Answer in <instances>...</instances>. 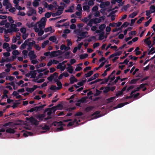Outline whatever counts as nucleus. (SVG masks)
I'll use <instances>...</instances> for the list:
<instances>
[{
    "label": "nucleus",
    "instance_id": "obj_1",
    "mask_svg": "<svg viewBox=\"0 0 155 155\" xmlns=\"http://www.w3.org/2000/svg\"><path fill=\"white\" fill-rule=\"evenodd\" d=\"M46 106L45 104L43 105L35 107L33 108H31L29 110H26L25 111L27 113L30 112H32L34 111L37 112L40 111L43 109L44 107Z\"/></svg>",
    "mask_w": 155,
    "mask_h": 155
},
{
    "label": "nucleus",
    "instance_id": "obj_2",
    "mask_svg": "<svg viewBox=\"0 0 155 155\" xmlns=\"http://www.w3.org/2000/svg\"><path fill=\"white\" fill-rule=\"evenodd\" d=\"M52 124L54 126L59 127L60 126V127H58L57 128L56 130L57 131H61L64 130L62 126L64 125L61 121H60L59 122L54 121L53 123Z\"/></svg>",
    "mask_w": 155,
    "mask_h": 155
},
{
    "label": "nucleus",
    "instance_id": "obj_3",
    "mask_svg": "<svg viewBox=\"0 0 155 155\" xmlns=\"http://www.w3.org/2000/svg\"><path fill=\"white\" fill-rule=\"evenodd\" d=\"M26 119L29 121L32 124L35 125H38L39 124V121L35 119L33 117H32L30 118L26 117Z\"/></svg>",
    "mask_w": 155,
    "mask_h": 155
},
{
    "label": "nucleus",
    "instance_id": "obj_4",
    "mask_svg": "<svg viewBox=\"0 0 155 155\" xmlns=\"http://www.w3.org/2000/svg\"><path fill=\"white\" fill-rule=\"evenodd\" d=\"M28 8L30 9L27 13V14L28 16H30L33 14L35 15L36 14V11L33 9V8L30 7Z\"/></svg>",
    "mask_w": 155,
    "mask_h": 155
},
{
    "label": "nucleus",
    "instance_id": "obj_5",
    "mask_svg": "<svg viewBox=\"0 0 155 155\" xmlns=\"http://www.w3.org/2000/svg\"><path fill=\"white\" fill-rule=\"evenodd\" d=\"M62 107V105L61 104H58L57 106H54L51 108H50L51 110H54V111L58 109L59 108Z\"/></svg>",
    "mask_w": 155,
    "mask_h": 155
},
{
    "label": "nucleus",
    "instance_id": "obj_6",
    "mask_svg": "<svg viewBox=\"0 0 155 155\" xmlns=\"http://www.w3.org/2000/svg\"><path fill=\"white\" fill-rule=\"evenodd\" d=\"M46 115L44 114H38L35 116L36 117L38 120L41 121L43 120V118Z\"/></svg>",
    "mask_w": 155,
    "mask_h": 155
},
{
    "label": "nucleus",
    "instance_id": "obj_7",
    "mask_svg": "<svg viewBox=\"0 0 155 155\" xmlns=\"http://www.w3.org/2000/svg\"><path fill=\"white\" fill-rule=\"evenodd\" d=\"M99 76V74L97 73L95 74L94 75L89 78L87 80V82H88L95 79Z\"/></svg>",
    "mask_w": 155,
    "mask_h": 155
},
{
    "label": "nucleus",
    "instance_id": "obj_8",
    "mask_svg": "<svg viewBox=\"0 0 155 155\" xmlns=\"http://www.w3.org/2000/svg\"><path fill=\"white\" fill-rule=\"evenodd\" d=\"M37 24H38V26L39 28L41 29H43L45 28L46 24L42 22H38V21L37 23Z\"/></svg>",
    "mask_w": 155,
    "mask_h": 155
},
{
    "label": "nucleus",
    "instance_id": "obj_9",
    "mask_svg": "<svg viewBox=\"0 0 155 155\" xmlns=\"http://www.w3.org/2000/svg\"><path fill=\"white\" fill-rule=\"evenodd\" d=\"M69 80L70 83L71 84H73L74 82H77L78 81V80L75 78L74 76H72L70 78Z\"/></svg>",
    "mask_w": 155,
    "mask_h": 155
},
{
    "label": "nucleus",
    "instance_id": "obj_10",
    "mask_svg": "<svg viewBox=\"0 0 155 155\" xmlns=\"http://www.w3.org/2000/svg\"><path fill=\"white\" fill-rule=\"evenodd\" d=\"M31 78H35L37 74L36 71V70L32 71H30Z\"/></svg>",
    "mask_w": 155,
    "mask_h": 155
},
{
    "label": "nucleus",
    "instance_id": "obj_11",
    "mask_svg": "<svg viewBox=\"0 0 155 155\" xmlns=\"http://www.w3.org/2000/svg\"><path fill=\"white\" fill-rule=\"evenodd\" d=\"M6 132L7 133L10 134H14L15 133V131L13 129L9 128L7 129L6 130Z\"/></svg>",
    "mask_w": 155,
    "mask_h": 155
},
{
    "label": "nucleus",
    "instance_id": "obj_12",
    "mask_svg": "<svg viewBox=\"0 0 155 155\" xmlns=\"http://www.w3.org/2000/svg\"><path fill=\"white\" fill-rule=\"evenodd\" d=\"M88 54H81L79 55L80 58V59L83 60L86 58L87 57Z\"/></svg>",
    "mask_w": 155,
    "mask_h": 155
},
{
    "label": "nucleus",
    "instance_id": "obj_13",
    "mask_svg": "<svg viewBox=\"0 0 155 155\" xmlns=\"http://www.w3.org/2000/svg\"><path fill=\"white\" fill-rule=\"evenodd\" d=\"M78 122L77 121V120L76 119H74V121L73 122H70L67 125V127H69L70 126H72L73 125H74V123H78Z\"/></svg>",
    "mask_w": 155,
    "mask_h": 155
},
{
    "label": "nucleus",
    "instance_id": "obj_14",
    "mask_svg": "<svg viewBox=\"0 0 155 155\" xmlns=\"http://www.w3.org/2000/svg\"><path fill=\"white\" fill-rule=\"evenodd\" d=\"M110 79V76H108L107 78H104L103 79L101 83V84H104L105 83H107L108 80Z\"/></svg>",
    "mask_w": 155,
    "mask_h": 155
},
{
    "label": "nucleus",
    "instance_id": "obj_15",
    "mask_svg": "<svg viewBox=\"0 0 155 155\" xmlns=\"http://www.w3.org/2000/svg\"><path fill=\"white\" fill-rule=\"evenodd\" d=\"M93 5H88L83 6V9L84 11H87V12H88L90 8V6H92Z\"/></svg>",
    "mask_w": 155,
    "mask_h": 155
},
{
    "label": "nucleus",
    "instance_id": "obj_16",
    "mask_svg": "<svg viewBox=\"0 0 155 155\" xmlns=\"http://www.w3.org/2000/svg\"><path fill=\"white\" fill-rule=\"evenodd\" d=\"M93 71H89L87 74H85V76L86 78H88L90 77L93 73Z\"/></svg>",
    "mask_w": 155,
    "mask_h": 155
},
{
    "label": "nucleus",
    "instance_id": "obj_17",
    "mask_svg": "<svg viewBox=\"0 0 155 155\" xmlns=\"http://www.w3.org/2000/svg\"><path fill=\"white\" fill-rule=\"evenodd\" d=\"M88 33V32L87 31H84L82 32L81 33L80 35V36L82 38H85L86 35H85L87 34Z\"/></svg>",
    "mask_w": 155,
    "mask_h": 155
},
{
    "label": "nucleus",
    "instance_id": "obj_18",
    "mask_svg": "<svg viewBox=\"0 0 155 155\" xmlns=\"http://www.w3.org/2000/svg\"><path fill=\"white\" fill-rule=\"evenodd\" d=\"M71 53V51H67L65 52L64 54L65 59H68L70 58V54Z\"/></svg>",
    "mask_w": 155,
    "mask_h": 155
},
{
    "label": "nucleus",
    "instance_id": "obj_19",
    "mask_svg": "<svg viewBox=\"0 0 155 155\" xmlns=\"http://www.w3.org/2000/svg\"><path fill=\"white\" fill-rule=\"evenodd\" d=\"M104 90L103 91V92L104 93H107L109 92L110 91V87H105Z\"/></svg>",
    "mask_w": 155,
    "mask_h": 155
},
{
    "label": "nucleus",
    "instance_id": "obj_20",
    "mask_svg": "<svg viewBox=\"0 0 155 155\" xmlns=\"http://www.w3.org/2000/svg\"><path fill=\"white\" fill-rule=\"evenodd\" d=\"M130 5L129 4H127V5H125L121 9V10L122 11H126L127 8L130 7Z\"/></svg>",
    "mask_w": 155,
    "mask_h": 155
},
{
    "label": "nucleus",
    "instance_id": "obj_21",
    "mask_svg": "<svg viewBox=\"0 0 155 155\" xmlns=\"http://www.w3.org/2000/svg\"><path fill=\"white\" fill-rule=\"evenodd\" d=\"M74 7L72 5L71 6L69 7V9L65 10V12H73V8Z\"/></svg>",
    "mask_w": 155,
    "mask_h": 155
},
{
    "label": "nucleus",
    "instance_id": "obj_22",
    "mask_svg": "<svg viewBox=\"0 0 155 155\" xmlns=\"http://www.w3.org/2000/svg\"><path fill=\"white\" fill-rule=\"evenodd\" d=\"M138 13V12H134L129 15V17L131 18H134L137 15Z\"/></svg>",
    "mask_w": 155,
    "mask_h": 155
},
{
    "label": "nucleus",
    "instance_id": "obj_23",
    "mask_svg": "<svg viewBox=\"0 0 155 155\" xmlns=\"http://www.w3.org/2000/svg\"><path fill=\"white\" fill-rule=\"evenodd\" d=\"M115 97H111L110 98L107 99L106 100L108 103H110L113 102V101L115 99Z\"/></svg>",
    "mask_w": 155,
    "mask_h": 155
},
{
    "label": "nucleus",
    "instance_id": "obj_24",
    "mask_svg": "<svg viewBox=\"0 0 155 155\" xmlns=\"http://www.w3.org/2000/svg\"><path fill=\"white\" fill-rule=\"evenodd\" d=\"M110 67H108L107 68V69L104 71V73L102 74V76L103 77H104L105 76L107 75V72L110 70Z\"/></svg>",
    "mask_w": 155,
    "mask_h": 155
},
{
    "label": "nucleus",
    "instance_id": "obj_25",
    "mask_svg": "<svg viewBox=\"0 0 155 155\" xmlns=\"http://www.w3.org/2000/svg\"><path fill=\"white\" fill-rule=\"evenodd\" d=\"M94 108V107L93 106H91L85 108V110L86 112H89V111H90L91 110H92Z\"/></svg>",
    "mask_w": 155,
    "mask_h": 155
},
{
    "label": "nucleus",
    "instance_id": "obj_26",
    "mask_svg": "<svg viewBox=\"0 0 155 155\" xmlns=\"http://www.w3.org/2000/svg\"><path fill=\"white\" fill-rule=\"evenodd\" d=\"M67 71L70 74H72L73 71L72 66H71L70 67H68L67 68Z\"/></svg>",
    "mask_w": 155,
    "mask_h": 155
},
{
    "label": "nucleus",
    "instance_id": "obj_27",
    "mask_svg": "<svg viewBox=\"0 0 155 155\" xmlns=\"http://www.w3.org/2000/svg\"><path fill=\"white\" fill-rule=\"evenodd\" d=\"M104 32H102L99 35V39L100 40H102L104 37Z\"/></svg>",
    "mask_w": 155,
    "mask_h": 155
},
{
    "label": "nucleus",
    "instance_id": "obj_28",
    "mask_svg": "<svg viewBox=\"0 0 155 155\" xmlns=\"http://www.w3.org/2000/svg\"><path fill=\"white\" fill-rule=\"evenodd\" d=\"M49 40L51 41L54 42L57 40V38L54 36H51L49 38Z\"/></svg>",
    "mask_w": 155,
    "mask_h": 155
},
{
    "label": "nucleus",
    "instance_id": "obj_29",
    "mask_svg": "<svg viewBox=\"0 0 155 155\" xmlns=\"http://www.w3.org/2000/svg\"><path fill=\"white\" fill-rule=\"evenodd\" d=\"M57 84L58 86V87H57V90H59L62 88V84L61 82L59 81L57 82Z\"/></svg>",
    "mask_w": 155,
    "mask_h": 155
},
{
    "label": "nucleus",
    "instance_id": "obj_30",
    "mask_svg": "<svg viewBox=\"0 0 155 155\" xmlns=\"http://www.w3.org/2000/svg\"><path fill=\"white\" fill-rule=\"evenodd\" d=\"M58 56L57 54L56 51H52L51 53V56L52 57H57Z\"/></svg>",
    "mask_w": 155,
    "mask_h": 155
},
{
    "label": "nucleus",
    "instance_id": "obj_31",
    "mask_svg": "<svg viewBox=\"0 0 155 155\" xmlns=\"http://www.w3.org/2000/svg\"><path fill=\"white\" fill-rule=\"evenodd\" d=\"M106 26V25L104 24H102L99 26V29L101 31H103L105 28Z\"/></svg>",
    "mask_w": 155,
    "mask_h": 155
},
{
    "label": "nucleus",
    "instance_id": "obj_32",
    "mask_svg": "<svg viewBox=\"0 0 155 155\" xmlns=\"http://www.w3.org/2000/svg\"><path fill=\"white\" fill-rule=\"evenodd\" d=\"M52 30V28L51 26L48 27L44 29V30L45 32H47L49 31H51Z\"/></svg>",
    "mask_w": 155,
    "mask_h": 155
},
{
    "label": "nucleus",
    "instance_id": "obj_33",
    "mask_svg": "<svg viewBox=\"0 0 155 155\" xmlns=\"http://www.w3.org/2000/svg\"><path fill=\"white\" fill-rule=\"evenodd\" d=\"M77 9L79 12H82V11L81 5V4H78L77 5Z\"/></svg>",
    "mask_w": 155,
    "mask_h": 155
},
{
    "label": "nucleus",
    "instance_id": "obj_34",
    "mask_svg": "<svg viewBox=\"0 0 155 155\" xmlns=\"http://www.w3.org/2000/svg\"><path fill=\"white\" fill-rule=\"evenodd\" d=\"M94 18H92L87 23V25L92 26L93 23H94Z\"/></svg>",
    "mask_w": 155,
    "mask_h": 155
},
{
    "label": "nucleus",
    "instance_id": "obj_35",
    "mask_svg": "<svg viewBox=\"0 0 155 155\" xmlns=\"http://www.w3.org/2000/svg\"><path fill=\"white\" fill-rule=\"evenodd\" d=\"M8 18L9 21L11 24H13L14 22V21L13 20L12 17L10 16H8Z\"/></svg>",
    "mask_w": 155,
    "mask_h": 155
},
{
    "label": "nucleus",
    "instance_id": "obj_36",
    "mask_svg": "<svg viewBox=\"0 0 155 155\" xmlns=\"http://www.w3.org/2000/svg\"><path fill=\"white\" fill-rule=\"evenodd\" d=\"M46 18L45 17H43L41 18V20H40V21H38V22H42L43 23H45L46 24Z\"/></svg>",
    "mask_w": 155,
    "mask_h": 155
},
{
    "label": "nucleus",
    "instance_id": "obj_37",
    "mask_svg": "<svg viewBox=\"0 0 155 155\" xmlns=\"http://www.w3.org/2000/svg\"><path fill=\"white\" fill-rule=\"evenodd\" d=\"M12 30L11 29L9 28L8 29H6L5 28V30L4 31V33L5 34H7L8 33H12Z\"/></svg>",
    "mask_w": 155,
    "mask_h": 155
},
{
    "label": "nucleus",
    "instance_id": "obj_38",
    "mask_svg": "<svg viewBox=\"0 0 155 155\" xmlns=\"http://www.w3.org/2000/svg\"><path fill=\"white\" fill-rule=\"evenodd\" d=\"M150 9L151 12H153L152 13L155 12V6L154 5H151L150 7Z\"/></svg>",
    "mask_w": 155,
    "mask_h": 155
},
{
    "label": "nucleus",
    "instance_id": "obj_39",
    "mask_svg": "<svg viewBox=\"0 0 155 155\" xmlns=\"http://www.w3.org/2000/svg\"><path fill=\"white\" fill-rule=\"evenodd\" d=\"M139 80V79L138 78L132 79L131 80L130 83L131 84H135Z\"/></svg>",
    "mask_w": 155,
    "mask_h": 155
},
{
    "label": "nucleus",
    "instance_id": "obj_40",
    "mask_svg": "<svg viewBox=\"0 0 155 155\" xmlns=\"http://www.w3.org/2000/svg\"><path fill=\"white\" fill-rule=\"evenodd\" d=\"M28 51L26 50H24L22 52V54L24 57L25 58L27 57Z\"/></svg>",
    "mask_w": 155,
    "mask_h": 155
},
{
    "label": "nucleus",
    "instance_id": "obj_41",
    "mask_svg": "<svg viewBox=\"0 0 155 155\" xmlns=\"http://www.w3.org/2000/svg\"><path fill=\"white\" fill-rule=\"evenodd\" d=\"M102 91H99L97 89L96 90V93L94 94V95L95 96H97L99 95L101 93Z\"/></svg>",
    "mask_w": 155,
    "mask_h": 155
},
{
    "label": "nucleus",
    "instance_id": "obj_42",
    "mask_svg": "<svg viewBox=\"0 0 155 155\" xmlns=\"http://www.w3.org/2000/svg\"><path fill=\"white\" fill-rule=\"evenodd\" d=\"M94 23L95 24H96L97 23H100L101 22V19L99 18H95L94 19Z\"/></svg>",
    "mask_w": 155,
    "mask_h": 155
},
{
    "label": "nucleus",
    "instance_id": "obj_43",
    "mask_svg": "<svg viewBox=\"0 0 155 155\" xmlns=\"http://www.w3.org/2000/svg\"><path fill=\"white\" fill-rule=\"evenodd\" d=\"M4 37L5 38L4 40L7 42L9 41L10 39L8 38V35L7 34H5L4 35Z\"/></svg>",
    "mask_w": 155,
    "mask_h": 155
},
{
    "label": "nucleus",
    "instance_id": "obj_44",
    "mask_svg": "<svg viewBox=\"0 0 155 155\" xmlns=\"http://www.w3.org/2000/svg\"><path fill=\"white\" fill-rule=\"evenodd\" d=\"M101 2V4L100 5V7L101 8H104L105 7V5H108L106 4L107 3L104 2Z\"/></svg>",
    "mask_w": 155,
    "mask_h": 155
},
{
    "label": "nucleus",
    "instance_id": "obj_45",
    "mask_svg": "<svg viewBox=\"0 0 155 155\" xmlns=\"http://www.w3.org/2000/svg\"><path fill=\"white\" fill-rule=\"evenodd\" d=\"M26 26L28 27V28H30L34 27V25H33V23L31 22V23H27Z\"/></svg>",
    "mask_w": 155,
    "mask_h": 155
},
{
    "label": "nucleus",
    "instance_id": "obj_46",
    "mask_svg": "<svg viewBox=\"0 0 155 155\" xmlns=\"http://www.w3.org/2000/svg\"><path fill=\"white\" fill-rule=\"evenodd\" d=\"M44 33V31L42 30V29H40L39 31L38 32V35L39 36H41L43 35Z\"/></svg>",
    "mask_w": 155,
    "mask_h": 155
},
{
    "label": "nucleus",
    "instance_id": "obj_47",
    "mask_svg": "<svg viewBox=\"0 0 155 155\" xmlns=\"http://www.w3.org/2000/svg\"><path fill=\"white\" fill-rule=\"evenodd\" d=\"M32 134V133L31 132H28L26 133H24L23 134V135L25 137H27L28 135H31Z\"/></svg>",
    "mask_w": 155,
    "mask_h": 155
},
{
    "label": "nucleus",
    "instance_id": "obj_48",
    "mask_svg": "<svg viewBox=\"0 0 155 155\" xmlns=\"http://www.w3.org/2000/svg\"><path fill=\"white\" fill-rule=\"evenodd\" d=\"M12 54L14 55H17L19 54V52L17 50H15L13 51L12 52Z\"/></svg>",
    "mask_w": 155,
    "mask_h": 155
},
{
    "label": "nucleus",
    "instance_id": "obj_49",
    "mask_svg": "<svg viewBox=\"0 0 155 155\" xmlns=\"http://www.w3.org/2000/svg\"><path fill=\"white\" fill-rule=\"evenodd\" d=\"M87 98L86 97H82L81 99L79 100V101H80L81 103H84L86 101Z\"/></svg>",
    "mask_w": 155,
    "mask_h": 155
},
{
    "label": "nucleus",
    "instance_id": "obj_50",
    "mask_svg": "<svg viewBox=\"0 0 155 155\" xmlns=\"http://www.w3.org/2000/svg\"><path fill=\"white\" fill-rule=\"evenodd\" d=\"M42 4L43 5H44L45 8H48V4L47 3V2L45 1L42 2Z\"/></svg>",
    "mask_w": 155,
    "mask_h": 155
},
{
    "label": "nucleus",
    "instance_id": "obj_51",
    "mask_svg": "<svg viewBox=\"0 0 155 155\" xmlns=\"http://www.w3.org/2000/svg\"><path fill=\"white\" fill-rule=\"evenodd\" d=\"M16 27V25L14 24H12L10 25L11 28L10 29H11L12 31V30H14Z\"/></svg>",
    "mask_w": 155,
    "mask_h": 155
},
{
    "label": "nucleus",
    "instance_id": "obj_52",
    "mask_svg": "<svg viewBox=\"0 0 155 155\" xmlns=\"http://www.w3.org/2000/svg\"><path fill=\"white\" fill-rule=\"evenodd\" d=\"M137 32L136 31H130L128 34L129 35V36L133 35H135L136 34Z\"/></svg>",
    "mask_w": 155,
    "mask_h": 155
},
{
    "label": "nucleus",
    "instance_id": "obj_53",
    "mask_svg": "<svg viewBox=\"0 0 155 155\" xmlns=\"http://www.w3.org/2000/svg\"><path fill=\"white\" fill-rule=\"evenodd\" d=\"M9 3L8 0H4L3 2V5L4 6H6Z\"/></svg>",
    "mask_w": 155,
    "mask_h": 155
},
{
    "label": "nucleus",
    "instance_id": "obj_54",
    "mask_svg": "<svg viewBox=\"0 0 155 155\" xmlns=\"http://www.w3.org/2000/svg\"><path fill=\"white\" fill-rule=\"evenodd\" d=\"M26 91L29 92L31 93L33 92V88H32L27 87L26 89Z\"/></svg>",
    "mask_w": 155,
    "mask_h": 155
},
{
    "label": "nucleus",
    "instance_id": "obj_55",
    "mask_svg": "<svg viewBox=\"0 0 155 155\" xmlns=\"http://www.w3.org/2000/svg\"><path fill=\"white\" fill-rule=\"evenodd\" d=\"M129 23L126 21L122 25V27H126L129 25Z\"/></svg>",
    "mask_w": 155,
    "mask_h": 155
},
{
    "label": "nucleus",
    "instance_id": "obj_56",
    "mask_svg": "<svg viewBox=\"0 0 155 155\" xmlns=\"http://www.w3.org/2000/svg\"><path fill=\"white\" fill-rule=\"evenodd\" d=\"M34 29L35 30V31L36 32H38L39 31L40 29L38 28L37 26V25H34Z\"/></svg>",
    "mask_w": 155,
    "mask_h": 155
},
{
    "label": "nucleus",
    "instance_id": "obj_57",
    "mask_svg": "<svg viewBox=\"0 0 155 155\" xmlns=\"http://www.w3.org/2000/svg\"><path fill=\"white\" fill-rule=\"evenodd\" d=\"M50 89L52 91H54L56 89L57 90V87H56V86L52 85H51Z\"/></svg>",
    "mask_w": 155,
    "mask_h": 155
},
{
    "label": "nucleus",
    "instance_id": "obj_58",
    "mask_svg": "<svg viewBox=\"0 0 155 155\" xmlns=\"http://www.w3.org/2000/svg\"><path fill=\"white\" fill-rule=\"evenodd\" d=\"M32 4L33 6L35 7H37L39 5V3L38 2L35 1H34L33 2Z\"/></svg>",
    "mask_w": 155,
    "mask_h": 155
},
{
    "label": "nucleus",
    "instance_id": "obj_59",
    "mask_svg": "<svg viewBox=\"0 0 155 155\" xmlns=\"http://www.w3.org/2000/svg\"><path fill=\"white\" fill-rule=\"evenodd\" d=\"M9 46V44L7 43H4L3 44V48L4 49H6Z\"/></svg>",
    "mask_w": 155,
    "mask_h": 155
},
{
    "label": "nucleus",
    "instance_id": "obj_60",
    "mask_svg": "<svg viewBox=\"0 0 155 155\" xmlns=\"http://www.w3.org/2000/svg\"><path fill=\"white\" fill-rule=\"evenodd\" d=\"M51 12H47L45 14V16L47 18H49L51 16Z\"/></svg>",
    "mask_w": 155,
    "mask_h": 155
},
{
    "label": "nucleus",
    "instance_id": "obj_61",
    "mask_svg": "<svg viewBox=\"0 0 155 155\" xmlns=\"http://www.w3.org/2000/svg\"><path fill=\"white\" fill-rule=\"evenodd\" d=\"M144 19V17H142L140 18L137 21V23L138 24H140L141 23L142 21H143Z\"/></svg>",
    "mask_w": 155,
    "mask_h": 155
},
{
    "label": "nucleus",
    "instance_id": "obj_62",
    "mask_svg": "<svg viewBox=\"0 0 155 155\" xmlns=\"http://www.w3.org/2000/svg\"><path fill=\"white\" fill-rule=\"evenodd\" d=\"M144 42L149 46L151 44V41L150 40H147L146 39H144Z\"/></svg>",
    "mask_w": 155,
    "mask_h": 155
},
{
    "label": "nucleus",
    "instance_id": "obj_63",
    "mask_svg": "<svg viewBox=\"0 0 155 155\" xmlns=\"http://www.w3.org/2000/svg\"><path fill=\"white\" fill-rule=\"evenodd\" d=\"M20 104V103L17 102L15 103H14L13 104V105L12 106V107L13 108V109H15L16 107L19 104Z\"/></svg>",
    "mask_w": 155,
    "mask_h": 155
},
{
    "label": "nucleus",
    "instance_id": "obj_64",
    "mask_svg": "<svg viewBox=\"0 0 155 155\" xmlns=\"http://www.w3.org/2000/svg\"><path fill=\"white\" fill-rule=\"evenodd\" d=\"M20 31L23 34L25 33L26 31V29L24 28H21L20 29Z\"/></svg>",
    "mask_w": 155,
    "mask_h": 155
}]
</instances>
